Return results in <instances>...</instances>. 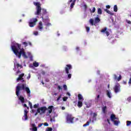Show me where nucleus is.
<instances>
[{"label": "nucleus", "instance_id": "obj_43", "mask_svg": "<svg viewBox=\"0 0 131 131\" xmlns=\"http://www.w3.org/2000/svg\"><path fill=\"white\" fill-rule=\"evenodd\" d=\"M23 45H24L25 47H27V46H28V43H27V42H23Z\"/></svg>", "mask_w": 131, "mask_h": 131}, {"label": "nucleus", "instance_id": "obj_16", "mask_svg": "<svg viewBox=\"0 0 131 131\" xmlns=\"http://www.w3.org/2000/svg\"><path fill=\"white\" fill-rule=\"evenodd\" d=\"M111 119L112 121H114V120H115V119H118L116 118V116H115V115L112 114L111 115Z\"/></svg>", "mask_w": 131, "mask_h": 131}, {"label": "nucleus", "instance_id": "obj_42", "mask_svg": "<svg viewBox=\"0 0 131 131\" xmlns=\"http://www.w3.org/2000/svg\"><path fill=\"white\" fill-rule=\"evenodd\" d=\"M63 89L64 91H67V85L66 84L63 85Z\"/></svg>", "mask_w": 131, "mask_h": 131}, {"label": "nucleus", "instance_id": "obj_4", "mask_svg": "<svg viewBox=\"0 0 131 131\" xmlns=\"http://www.w3.org/2000/svg\"><path fill=\"white\" fill-rule=\"evenodd\" d=\"M46 14H48L47 10L42 9V15L41 16V18L43 20V23H46V21H47V22H50V19L49 18V16H46Z\"/></svg>", "mask_w": 131, "mask_h": 131}, {"label": "nucleus", "instance_id": "obj_28", "mask_svg": "<svg viewBox=\"0 0 131 131\" xmlns=\"http://www.w3.org/2000/svg\"><path fill=\"white\" fill-rule=\"evenodd\" d=\"M75 5V2H72L71 4L70 8L71 9H73L74 6Z\"/></svg>", "mask_w": 131, "mask_h": 131}, {"label": "nucleus", "instance_id": "obj_25", "mask_svg": "<svg viewBox=\"0 0 131 131\" xmlns=\"http://www.w3.org/2000/svg\"><path fill=\"white\" fill-rule=\"evenodd\" d=\"M99 99H100V95H98L97 97L95 98V101L96 103L99 102Z\"/></svg>", "mask_w": 131, "mask_h": 131}, {"label": "nucleus", "instance_id": "obj_9", "mask_svg": "<svg viewBox=\"0 0 131 131\" xmlns=\"http://www.w3.org/2000/svg\"><path fill=\"white\" fill-rule=\"evenodd\" d=\"M114 91H115V93L116 94H117V93H119V92H120V84H119V83H117L114 88Z\"/></svg>", "mask_w": 131, "mask_h": 131}, {"label": "nucleus", "instance_id": "obj_60", "mask_svg": "<svg viewBox=\"0 0 131 131\" xmlns=\"http://www.w3.org/2000/svg\"><path fill=\"white\" fill-rule=\"evenodd\" d=\"M107 121L108 123L109 124H110V120H109V119H107Z\"/></svg>", "mask_w": 131, "mask_h": 131}, {"label": "nucleus", "instance_id": "obj_30", "mask_svg": "<svg viewBox=\"0 0 131 131\" xmlns=\"http://www.w3.org/2000/svg\"><path fill=\"white\" fill-rule=\"evenodd\" d=\"M97 116H98V114H96V113H94L93 116V119H95V120H96V117H97Z\"/></svg>", "mask_w": 131, "mask_h": 131}, {"label": "nucleus", "instance_id": "obj_63", "mask_svg": "<svg viewBox=\"0 0 131 131\" xmlns=\"http://www.w3.org/2000/svg\"><path fill=\"white\" fill-rule=\"evenodd\" d=\"M29 46H32V44L31 43V42H28Z\"/></svg>", "mask_w": 131, "mask_h": 131}, {"label": "nucleus", "instance_id": "obj_14", "mask_svg": "<svg viewBox=\"0 0 131 131\" xmlns=\"http://www.w3.org/2000/svg\"><path fill=\"white\" fill-rule=\"evenodd\" d=\"M106 96L109 98L110 99H111L112 98V96H111V91L109 90H106Z\"/></svg>", "mask_w": 131, "mask_h": 131}, {"label": "nucleus", "instance_id": "obj_21", "mask_svg": "<svg viewBox=\"0 0 131 131\" xmlns=\"http://www.w3.org/2000/svg\"><path fill=\"white\" fill-rule=\"evenodd\" d=\"M102 112L104 114H106V110H107V106H105L102 108Z\"/></svg>", "mask_w": 131, "mask_h": 131}, {"label": "nucleus", "instance_id": "obj_37", "mask_svg": "<svg viewBox=\"0 0 131 131\" xmlns=\"http://www.w3.org/2000/svg\"><path fill=\"white\" fill-rule=\"evenodd\" d=\"M50 121L51 122H52V121H55V116L52 117V118H50Z\"/></svg>", "mask_w": 131, "mask_h": 131}, {"label": "nucleus", "instance_id": "obj_64", "mask_svg": "<svg viewBox=\"0 0 131 131\" xmlns=\"http://www.w3.org/2000/svg\"><path fill=\"white\" fill-rule=\"evenodd\" d=\"M42 125V124H39L38 125V126H39V127H40V126H41Z\"/></svg>", "mask_w": 131, "mask_h": 131}, {"label": "nucleus", "instance_id": "obj_13", "mask_svg": "<svg viewBox=\"0 0 131 131\" xmlns=\"http://www.w3.org/2000/svg\"><path fill=\"white\" fill-rule=\"evenodd\" d=\"M24 73H22L20 75H19V77L16 79L17 81H20L21 79H23V76H24Z\"/></svg>", "mask_w": 131, "mask_h": 131}, {"label": "nucleus", "instance_id": "obj_39", "mask_svg": "<svg viewBox=\"0 0 131 131\" xmlns=\"http://www.w3.org/2000/svg\"><path fill=\"white\" fill-rule=\"evenodd\" d=\"M53 130V128L52 127H48L46 131H52Z\"/></svg>", "mask_w": 131, "mask_h": 131}, {"label": "nucleus", "instance_id": "obj_17", "mask_svg": "<svg viewBox=\"0 0 131 131\" xmlns=\"http://www.w3.org/2000/svg\"><path fill=\"white\" fill-rule=\"evenodd\" d=\"M53 108H54V106H53V105L49 106L48 107V109L49 110L48 111V112H49V114H51V113H52V112H53Z\"/></svg>", "mask_w": 131, "mask_h": 131}, {"label": "nucleus", "instance_id": "obj_51", "mask_svg": "<svg viewBox=\"0 0 131 131\" xmlns=\"http://www.w3.org/2000/svg\"><path fill=\"white\" fill-rule=\"evenodd\" d=\"M45 126H49V124L47 122L44 123Z\"/></svg>", "mask_w": 131, "mask_h": 131}, {"label": "nucleus", "instance_id": "obj_11", "mask_svg": "<svg viewBox=\"0 0 131 131\" xmlns=\"http://www.w3.org/2000/svg\"><path fill=\"white\" fill-rule=\"evenodd\" d=\"M101 32H103V33H105L106 34V36H109L110 35V33L108 31H107V28H104V29L101 30Z\"/></svg>", "mask_w": 131, "mask_h": 131}, {"label": "nucleus", "instance_id": "obj_12", "mask_svg": "<svg viewBox=\"0 0 131 131\" xmlns=\"http://www.w3.org/2000/svg\"><path fill=\"white\" fill-rule=\"evenodd\" d=\"M38 28L39 30H42L43 29V27L42 26V22L39 21L38 25Z\"/></svg>", "mask_w": 131, "mask_h": 131}, {"label": "nucleus", "instance_id": "obj_31", "mask_svg": "<svg viewBox=\"0 0 131 131\" xmlns=\"http://www.w3.org/2000/svg\"><path fill=\"white\" fill-rule=\"evenodd\" d=\"M24 118V120H26L27 119H28V115H24L23 116V119Z\"/></svg>", "mask_w": 131, "mask_h": 131}, {"label": "nucleus", "instance_id": "obj_24", "mask_svg": "<svg viewBox=\"0 0 131 131\" xmlns=\"http://www.w3.org/2000/svg\"><path fill=\"white\" fill-rule=\"evenodd\" d=\"M91 121H92V120L90 119V121H87L86 123L83 125V126H88V125H90Z\"/></svg>", "mask_w": 131, "mask_h": 131}, {"label": "nucleus", "instance_id": "obj_29", "mask_svg": "<svg viewBox=\"0 0 131 131\" xmlns=\"http://www.w3.org/2000/svg\"><path fill=\"white\" fill-rule=\"evenodd\" d=\"M14 65H16V66L17 67V68H19V67H20V68H22V65L16 63H14Z\"/></svg>", "mask_w": 131, "mask_h": 131}, {"label": "nucleus", "instance_id": "obj_55", "mask_svg": "<svg viewBox=\"0 0 131 131\" xmlns=\"http://www.w3.org/2000/svg\"><path fill=\"white\" fill-rule=\"evenodd\" d=\"M106 9H110V8H111V6H110V5H107L106 6Z\"/></svg>", "mask_w": 131, "mask_h": 131}, {"label": "nucleus", "instance_id": "obj_61", "mask_svg": "<svg viewBox=\"0 0 131 131\" xmlns=\"http://www.w3.org/2000/svg\"><path fill=\"white\" fill-rule=\"evenodd\" d=\"M73 1V0H70L69 2H68V4H70V3H72V1Z\"/></svg>", "mask_w": 131, "mask_h": 131}, {"label": "nucleus", "instance_id": "obj_2", "mask_svg": "<svg viewBox=\"0 0 131 131\" xmlns=\"http://www.w3.org/2000/svg\"><path fill=\"white\" fill-rule=\"evenodd\" d=\"M21 80V82H25L20 85L16 86V95L17 97H19V95L20 94V91H25L28 95L29 97H30V94H31V92L30 91V89L29 88L27 87V84H26V81L23 78V79H20Z\"/></svg>", "mask_w": 131, "mask_h": 131}, {"label": "nucleus", "instance_id": "obj_15", "mask_svg": "<svg viewBox=\"0 0 131 131\" xmlns=\"http://www.w3.org/2000/svg\"><path fill=\"white\" fill-rule=\"evenodd\" d=\"M82 102H83V101L82 100H79L78 101L77 106L78 108H81V107H82V105H83Z\"/></svg>", "mask_w": 131, "mask_h": 131}, {"label": "nucleus", "instance_id": "obj_10", "mask_svg": "<svg viewBox=\"0 0 131 131\" xmlns=\"http://www.w3.org/2000/svg\"><path fill=\"white\" fill-rule=\"evenodd\" d=\"M31 125L32 128H30V130L37 131V127L35 125V124L32 123V124H31Z\"/></svg>", "mask_w": 131, "mask_h": 131}, {"label": "nucleus", "instance_id": "obj_3", "mask_svg": "<svg viewBox=\"0 0 131 131\" xmlns=\"http://www.w3.org/2000/svg\"><path fill=\"white\" fill-rule=\"evenodd\" d=\"M34 6H36V12L35 13V15H39L41 13V7H40V4L38 2H33Z\"/></svg>", "mask_w": 131, "mask_h": 131}, {"label": "nucleus", "instance_id": "obj_59", "mask_svg": "<svg viewBox=\"0 0 131 131\" xmlns=\"http://www.w3.org/2000/svg\"><path fill=\"white\" fill-rule=\"evenodd\" d=\"M58 90H62V88H61V86L58 85Z\"/></svg>", "mask_w": 131, "mask_h": 131}, {"label": "nucleus", "instance_id": "obj_45", "mask_svg": "<svg viewBox=\"0 0 131 131\" xmlns=\"http://www.w3.org/2000/svg\"><path fill=\"white\" fill-rule=\"evenodd\" d=\"M86 30L87 32H90V27H86Z\"/></svg>", "mask_w": 131, "mask_h": 131}, {"label": "nucleus", "instance_id": "obj_38", "mask_svg": "<svg viewBox=\"0 0 131 131\" xmlns=\"http://www.w3.org/2000/svg\"><path fill=\"white\" fill-rule=\"evenodd\" d=\"M90 11L91 13H95V12H96V8L93 7L92 11L91 10H90Z\"/></svg>", "mask_w": 131, "mask_h": 131}, {"label": "nucleus", "instance_id": "obj_50", "mask_svg": "<svg viewBox=\"0 0 131 131\" xmlns=\"http://www.w3.org/2000/svg\"><path fill=\"white\" fill-rule=\"evenodd\" d=\"M114 79H117V75L116 74L114 75Z\"/></svg>", "mask_w": 131, "mask_h": 131}, {"label": "nucleus", "instance_id": "obj_46", "mask_svg": "<svg viewBox=\"0 0 131 131\" xmlns=\"http://www.w3.org/2000/svg\"><path fill=\"white\" fill-rule=\"evenodd\" d=\"M127 101H128V102H130L131 101V97H128L127 99Z\"/></svg>", "mask_w": 131, "mask_h": 131}, {"label": "nucleus", "instance_id": "obj_48", "mask_svg": "<svg viewBox=\"0 0 131 131\" xmlns=\"http://www.w3.org/2000/svg\"><path fill=\"white\" fill-rule=\"evenodd\" d=\"M38 105H37V104H34L33 105V108H38Z\"/></svg>", "mask_w": 131, "mask_h": 131}, {"label": "nucleus", "instance_id": "obj_49", "mask_svg": "<svg viewBox=\"0 0 131 131\" xmlns=\"http://www.w3.org/2000/svg\"><path fill=\"white\" fill-rule=\"evenodd\" d=\"M126 22H127V23L128 24H131V21H130V20H126Z\"/></svg>", "mask_w": 131, "mask_h": 131}, {"label": "nucleus", "instance_id": "obj_54", "mask_svg": "<svg viewBox=\"0 0 131 131\" xmlns=\"http://www.w3.org/2000/svg\"><path fill=\"white\" fill-rule=\"evenodd\" d=\"M24 107H26V108H27V109H29V107H27V104H24Z\"/></svg>", "mask_w": 131, "mask_h": 131}, {"label": "nucleus", "instance_id": "obj_62", "mask_svg": "<svg viewBox=\"0 0 131 131\" xmlns=\"http://www.w3.org/2000/svg\"><path fill=\"white\" fill-rule=\"evenodd\" d=\"M61 109H62V110H65V107L62 106V107H61Z\"/></svg>", "mask_w": 131, "mask_h": 131}, {"label": "nucleus", "instance_id": "obj_32", "mask_svg": "<svg viewBox=\"0 0 131 131\" xmlns=\"http://www.w3.org/2000/svg\"><path fill=\"white\" fill-rule=\"evenodd\" d=\"M113 122L114 123L115 125H117L119 123V121L117 120H114Z\"/></svg>", "mask_w": 131, "mask_h": 131}, {"label": "nucleus", "instance_id": "obj_26", "mask_svg": "<svg viewBox=\"0 0 131 131\" xmlns=\"http://www.w3.org/2000/svg\"><path fill=\"white\" fill-rule=\"evenodd\" d=\"M100 21H101V20L100 19V18L99 17L95 18V22L96 23H99V22H100Z\"/></svg>", "mask_w": 131, "mask_h": 131}, {"label": "nucleus", "instance_id": "obj_35", "mask_svg": "<svg viewBox=\"0 0 131 131\" xmlns=\"http://www.w3.org/2000/svg\"><path fill=\"white\" fill-rule=\"evenodd\" d=\"M131 124V121H126V125L127 126H129Z\"/></svg>", "mask_w": 131, "mask_h": 131}, {"label": "nucleus", "instance_id": "obj_19", "mask_svg": "<svg viewBox=\"0 0 131 131\" xmlns=\"http://www.w3.org/2000/svg\"><path fill=\"white\" fill-rule=\"evenodd\" d=\"M19 100H20L21 103H24V102H25V100L24 99V98L23 97V96H20L19 97Z\"/></svg>", "mask_w": 131, "mask_h": 131}, {"label": "nucleus", "instance_id": "obj_22", "mask_svg": "<svg viewBox=\"0 0 131 131\" xmlns=\"http://www.w3.org/2000/svg\"><path fill=\"white\" fill-rule=\"evenodd\" d=\"M33 65L34 67H38L39 66V64L36 61L34 62Z\"/></svg>", "mask_w": 131, "mask_h": 131}, {"label": "nucleus", "instance_id": "obj_44", "mask_svg": "<svg viewBox=\"0 0 131 131\" xmlns=\"http://www.w3.org/2000/svg\"><path fill=\"white\" fill-rule=\"evenodd\" d=\"M121 80V75H120L118 78H117L118 81H119Z\"/></svg>", "mask_w": 131, "mask_h": 131}, {"label": "nucleus", "instance_id": "obj_34", "mask_svg": "<svg viewBox=\"0 0 131 131\" xmlns=\"http://www.w3.org/2000/svg\"><path fill=\"white\" fill-rule=\"evenodd\" d=\"M117 10H118L117 5H115L114 6V12H117Z\"/></svg>", "mask_w": 131, "mask_h": 131}, {"label": "nucleus", "instance_id": "obj_56", "mask_svg": "<svg viewBox=\"0 0 131 131\" xmlns=\"http://www.w3.org/2000/svg\"><path fill=\"white\" fill-rule=\"evenodd\" d=\"M19 73H21V71H20L19 70H18L16 72V74H19Z\"/></svg>", "mask_w": 131, "mask_h": 131}, {"label": "nucleus", "instance_id": "obj_52", "mask_svg": "<svg viewBox=\"0 0 131 131\" xmlns=\"http://www.w3.org/2000/svg\"><path fill=\"white\" fill-rule=\"evenodd\" d=\"M83 7H84L85 10H86V9H88V6H86V5H85V4L84 5Z\"/></svg>", "mask_w": 131, "mask_h": 131}, {"label": "nucleus", "instance_id": "obj_8", "mask_svg": "<svg viewBox=\"0 0 131 131\" xmlns=\"http://www.w3.org/2000/svg\"><path fill=\"white\" fill-rule=\"evenodd\" d=\"M37 18H32L30 20L29 25L30 27H34L36 25V22H37Z\"/></svg>", "mask_w": 131, "mask_h": 131}, {"label": "nucleus", "instance_id": "obj_5", "mask_svg": "<svg viewBox=\"0 0 131 131\" xmlns=\"http://www.w3.org/2000/svg\"><path fill=\"white\" fill-rule=\"evenodd\" d=\"M72 69V66L71 64H67L65 67V72L67 74H68V79H70L71 78V76L72 75L71 74H69V70H71Z\"/></svg>", "mask_w": 131, "mask_h": 131}, {"label": "nucleus", "instance_id": "obj_7", "mask_svg": "<svg viewBox=\"0 0 131 131\" xmlns=\"http://www.w3.org/2000/svg\"><path fill=\"white\" fill-rule=\"evenodd\" d=\"M37 113L40 114V115H42V114H45L46 113V111L48 110V108L46 106L40 107L38 108Z\"/></svg>", "mask_w": 131, "mask_h": 131}, {"label": "nucleus", "instance_id": "obj_6", "mask_svg": "<svg viewBox=\"0 0 131 131\" xmlns=\"http://www.w3.org/2000/svg\"><path fill=\"white\" fill-rule=\"evenodd\" d=\"M66 121L67 123H73L74 117H72V115L68 114L66 116Z\"/></svg>", "mask_w": 131, "mask_h": 131}, {"label": "nucleus", "instance_id": "obj_1", "mask_svg": "<svg viewBox=\"0 0 131 131\" xmlns=\"http://www.w3.org/2000/svg\"><path fill=\"white\" fill-rule=\"evenodd\" d=\"M11 49L14 54H15L19 59L21 58V55L25 59L28 58L27 55H26V53L24 52V49H21V44L18 43H15L13 46H11Z\"/></svg>", "mask_w": 131, "mask_h": 131}, {"label": "nucleus", "instance_id": "obj_23", "mask_svg": "<svg viewBox=\"0 0 131 131\" xmlns=\"http://www.w3.org/2000/svg\"><path fill=\"white\" fill-rule=\"evenodd\" d=\"M49 22H50V21H48L47 20L46 21V23H45L46 26L49 27V26H52V24Z\"/></svg>", "mask_w": 131, "mask_h": 131}, {"label": "nucleus", "instance_id": "obj_20", "mask_svg": "<svg viewBox=\"0 0 131 131\" xmlns=\"http://www.w3.org/2000/svg\"><path fill=\"white\" fill-rule=\"evenodd\" d=\"M104 11H105V12H106V13H107V14H109L110 15H114V14L113 13H112L111 11L108 10V9H104Z\"/></svg>", "mask_w": 131, "mask_h": 131}, {"label": "nucleus", "instance_id": "obj_57", "mask_svg": "<svg viewBox=\"0 0 131 131\" xmlns=\"http://www.w3.org/2000/svg\"><path fill=\"white\" fill-rule=\"evenodd\" d=\"M60 99H61V95L59 96L57 98V101H59V100H60Z\"/></svg>", "mask_w": 131, "mask_h": 131}, {"label": "nucleus", "instance_id": "obj_27", "mask_svg": "<svg viewBox=\"0 0 131 131\" xmlns=\"http://www.w3.org/2000/svg\"><path fill=\"white\" fill-rule=\"evenodd\" d=\"M97 13L99 15H102V9H101V8H98Z\"/></svg>", "mask_w": 131, "mask_h": 131}, {"label": "nucleus", "instance_id": "obj_47", "mask_svg": "<svg viewBox=\"0 0 131 131\" xmlns=\"http://www.w3.org/2000/svg\"><path fill=\"white\" fill-rule=\"evenodd\" d=\"M41 74H42V75H45L46 74V72H45V71H42L41 72Z\"/></svg>", "mask_w": 131, "mask_h": 131}, {"label": "nucleus", "instance_id": "obj_33", "mask_svg": "<svg viewBox=\"0 0 131 131\" xmlns=\"http://www.w3.org/2000/svg\"><path fill=\"white\" fill-rule=\"evenodd\" d=\"M90 24L93 26L94 25V19H90Z\"/></svg>", "mask_w": 131, "mask_h": 131}, {"label": "nucleus", "instance_id": "obj_18", "mask_svg": "<svg viewBox=\"0 0 131 131\" xmlns=\"http://www.w3.org/2000/svg\"><path fill=\"white\" fill-rule=\"evenodd\" d=\"M78 98L79 101H83V97H82V95H81V94H78Z\"/></svg>", "mask_w": 131, "mask_h": 131}, {"label": "nucleus", "instance_id": "obj_58", "mask_svg": "<svg viewBox=\"0 0 131 131\" xmlns=\"http://www.w3.org/2000/svg\"><path fill=\"white\" fill-rule=\"evenodd\" d=\"M129 84H131V77L130 78L129 81H128Z\"/></svg>", "mask_w": 131, "mask_h": 131}, {"label": "nucleus", "instance_id": "obj_36", "mask_svg": "<svg viewBox=\"0 0 131 131\" xmlns=\"http://www.w3.org/2000/svg\"><path fill=\"white\" fill-rule=\"evenodd\" d=\"M29 104L30 109H32L33 108V106H32V103H31L30 101H29Z\"/></svg>", "mask_w": 131, "mask_h": 131}, {"label": "nucleus", "instance_id": "obj_41", "mask_svg": "<svg viewBox=\"0 0 131 131\" xmlns=\"http://www.w3.org/2000/svg\"><path fill=\"white\" fill-rule=\"evenodd\" d=\"M28 114V111H27V110H24V115H27V114Z\"/></svg>", "mask_w": 131, "mask_h": 131}, {"label": "nucleus", "instance_id": "obj_40", "mask_svg": "<svg viewBox=\"0 0 131 131\" xmlns=\"http://www.w3.org/2000/svg\"><path fill=\"white\" fill-rule=\"evenodd\" d=\"M67 99H68V97H64L63 98V101L64 102H66V101H67Z\"/></svg>", "mask_w": 131, "mask_h": 131}, {"label": "nucleus", "instance_id": "obj_53", "mask_svg": "<svg viewBox=\"0 0 131 131\" xmlns=\"http://www.w3.org/2000/svg\"><path fill=\"white\" fill-rule=\"evenodd\" d=\"M34 34L35 35H37L38 34V32H37V31L34 32Z\"/></svg>", "mask_w": 131, "mask_h": 131}]
</instances>
